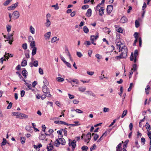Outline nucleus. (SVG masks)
<instances>
[{
    "label": "nucleus",
    "mask_w": 151,
    "mask_h": 151,
    "mask_svg": "<svg viewBox=\"0 0 151 151\" xmlns=\"http://www.w3.org/2000/svg\"><path fill=\"white\" fill-rule=\"evenodd\" d=\"M135 27L136 28H138L139 26V21L137 20H136L135 21Z\"/></svg>",
    "instance_id": "obj_48"
},
{
    "label": "nucleus",
    "mask_w": 151,
    "mask_h": 151,
    "mask_svg": "<svg viewBox=\"0 0 151 151\" xmlns=\"http://www.w3.org/2000/svg\"><path fill=\"white\" fill-rule=\"evenodd\" d=\"M96 147V145L95 144H93V146L90 148V150L91 151L94 150L95 148Z\"/></svg>",
    "instance_id": "obj_50"
},
{
    "label": "nucleus",
    "mask_w": 151,
    "mask_h": 151,
    "mask_svg": "<svg viewBox=\"0 0 151 151\" xmlns=\"http://www.w3.org/2000/svg\"><path fill=\"white\" fill-rule=\"evenodd\" d=\"M65 63L66 64V65L68 66V67L71 68V65L70 63H68L66 61Z\"/></svg>",
    "instance_id": "obj_62"
},
{
    "label": "nucleus",
    "mask_w": 151,
    "mask_h": 151,
    "mask_svg": "<svg viewBox=\"0 0 151 151\" xmlns=\"http://www.w3.org/2000/svg\"><path fill=\"white\" fill-rule=\"evenodd\" d=\"M113 9V5H109L107 6L106 11L108 14H109L112 12Z\"/></svg>",
    "instance_id": "obj_10"
},
{
    "label": "nucleus",
    "mask_w": 151,
    "mask_h": 151,
    "mask_svg": "<svg viewBox=\"0 0 151 151\" xmlns=\"http://www.w3.org/2000/svg\"><path fill=\"white\" fill-rule=\"evenodd\" d=\"M72 82L75 83L76 84H78L79 83L78 80L76 79H74L72 80Z\"/></svg>",
    "instance_id": "obj_57"
},
{
    "label": "nucleus",
    "mask_w": 151,
    "mask_h": 151,
    "mask_svg": "<svg viewBox=\"0 0 151 151\" xmlns=\"http://www.w3.org/2000/svg\"><path fill=\"white\" fill-rule=\"evenodd\" d=\"M84 32L86 33H88L89 32V29L86 26H84L83 27Z\"/></svg>",
    "instance_id": "obj_28"
},
{
    "label": "nucleus",
    "mask_w": 151,
    "mask_h": 151,
    "mask_svg": "<svg viewBox=\"0 0 151 151\" xmlns=\"http://www.w3.org/2000/svg\"><path fill=\"white\" fill-rule=\"evenodd\" d=\"M150 89V88L149 85L147 86L145 89V91L146 93L147 94H149V91Z\"/></svg>",
    "instance_id": "obj_31"
},
{
    "label": "nucleus",
    "mask_w": 151,
    "mask_h": 151,
    "mask_svg": "<svg viewBox=\"0 0 151 151\" xmlns=\"http://www.w3.org/2000/svg\"><path fill=\"white\" fill-rule=\"evenodd\" d=\"M98 35H91V36L90 40L91 41L92 43L94 45H96V43L94 42V41L96 40L98 37Z\"/></svg>",
    "instance_id": "obj_6"
},
{
    "label": "nucleus",
    "mask_w": 151,
    "mask_h": 151,
    "mask_svg": "<svg viewBox=\"0 0 151 151\" xmlns=\"http://www.w3.org/2000/svg\"><path fill=\"white\" fill-rule=\"evenodd\" d=\"M45 135L44 134H40L39 137V139L40 140H44L45 139Z\"/></svg>",
    "instance_id": "obj_21"
},
{
    "label": "nucleus",
    "mask_w": 151,
    "mask_h": 151,
    "mask_svg": "<svg viewBox=\"0 0 151 151\" xmlns=\"http://www.w3.org/2000/svg\"><path fill=\"white\" fill-rule=\"evenodd\" d=\"M116 43L117 48L119 49V52H121V50L122 48L125 46L123 43H122L121 41H118V40H116Z\"/></svg>",
    "instance_id": "obj_2"
},
{
    "label": "nucleus",
    "mask_w": 151,
    "mask_h": 151,
    "mask_svg": "<svg viewBox=\"0 0 151 151\" xmlns=\"http://www.w3.org/2000/svg\"><path fill=\"white\" fill-rule=\"evenodd\" d=\"M145 126L147 132H151L150 126L148 122H147Z\"/></svg>",
    "instance_id": "obj_17"
},
{
    "label": "nucleus",
    "mask_w": 151,
    "mask_h": 151,
    "mask_svg": "<svg viewBox=\"0 0 151 151\" xmlns=\"http://www.w3.org/2000/svg\"><path fill=\"white\" fill-rule=\"evenodd\" d=\"M29 30L31 33L32 34H34L35 33V29L32 27V26L30 27Z\"/></svg>",
    "instance_id": "obj_22"
},
{
    "label": "nucleus",
    "mask_w": 151,
    "mask_h": 151,
    "mask_svg": "<svg viewBox=\"0 0 151 151\" xmlns=\"http://www.w3.org/2000/svg\"><path fill=\"white\" fill-rule=\"evenodd\" d=\"M59 139L60 140L61 142L60 144L62 145H64L65 143V139L63 138H59Z\"/></svg>",
    "instance_id": "obj_30"
},
{
    "label": "nucleus",
    "mask_w": 151,
    "mask_h": 151,
    "mask_svg": "<svg viewBox=\"0 0 151 151\" xmlns=\"http://www.w3.org/2000/svg\"><path fill=\"white\" fill-rule=\"evenodd\" d=\"M109 110V109L108 108L106 107H104V108L103 111L104 113L108 112Z\"/></svg>",
    "instance_id": "obj_60"
},
{
    "label": "nucleus",
    "mask_w": 151,
    "mask_h": 151,
    "mask_svg": "<svg viewBox=\"0 0 151 151\" xmlns=\"http://www.w3.org/2000/svg\"><path fill=\"white\" fill-rule=\"evenodd\" d=\"M56 141V143H55V145L56 147H58L61 143L59 142V141L58 140V139H57Z\"/></svg>",
    "instance_id": "obj_58"
},
{
    "label": "nucleus",
    "mask_w": 151,
    "mask_h": 151,
    "mask_svg": "<svg viewBox=\"0 0 151 151\" xmlns=\"http://www.w3.org/2000/svg\"><path fill=\"white\" fill-rule=\"evenodd\" d=\"M12 0H7L3 4V5L6 6L8 5Z\"/></svg>",
    "instance_id": "obj_29"
},
{
    "label": "nucleus",
    "mask_w": 151,
    "mask_h": 151,
    "mask_svg": "<svg viewBox=\"0 0 151 151\" xmlns=\"http://www.w3.org/2000/svg\"><path fill=\"white\" fill-rule=\"evenodd\" d=\"M57 80L58 82H63L64 81V79L61 77H58L57 78Z\"/></svg>",
    "instance_id": "obj_49"
},
{
    "label": "nucleus",
    "mask_w": 151,
    "mask_h": 151,
    "mask_svg": "<svg viewBox=\"0 0 151 151\" xmlns=\"http://www.w3.org/2000/svg\"><path fill=\"white\" fill-rule=\"evenodd\" d=\"M127 19L124 17H122L120 20V22L124 23L127 22Z\"/></svg>",
    "instance_id": "obj_19"
},
{
    "label": "nucleus",
    "mask_w": 151,
    "mask_h": 151,
    "mask_svg": "<svg viewBox=\"0 0 151 151\" xmlns=\"http://www.w3.org/2000/svg\"><path fill=\"white\" fill-rule=\"evenodd\" d=\"M109 49H111V52H112L115 49V47L113 45L109 47Z\"/></svg>",
    "instance_id": "obj_64"
},
{
    "label": "nucleus",
    "mask_w": 151,
    "mask_h": 151,
    "mask_svg": "<svg viewBox=\"0 0 151 151\" xmlns=\"http://www.w3.org/2000/svg\"><path fill=\"white\" fill-rule=\"evenodd\" d=\"M116 29V31L122 33L123 32V30L122 28L120 27H118Z\"/></svg>",
    "instance_id": "obj_38"
},
{
    "label": "nucleus",
    "mask_w": 151,
    "mask_h": 151,
    "mask_svg": "<svg viewBox=\"0 0 151 151\" xmlns=\"http://www.w3.org/2000/svg\"><path fill=\"white\" fill-rule=\"evenodd\" d=\"M7 31L8 33L11 31V26L9 25H8L6 26V27Z\"/></svg>",
    "instance_id": "obj_41"
},
{
    "label": "nucleus",
    "mask_w": 151,
    "mask_h": 151,
    "mask_svg": "<svg viewBox=\"0 0 151 151\" xmlns=\"http://www.w3.org/2000/svg\"><path fill=\"white\" fill-rule=\"evenodd\" d=\"M123 57V55H122V54H121L120 55L116 56L115 58L116 59L118 60L122 58H126V57Z\"/></svg>",
    "instance_id": "obj_34"
},
{
    "label": "nucleus",
    "mask_w": 151,
    "mask_h": 151,
    "mask_svg": "<svg viewBox=\"0 0 151 151\" xmlns=\"http://www.w3.org/2000/svg\"><path fill=\"white\" fill-rule=\"evenodd\" d=\"M86 16L87 17H91L92 14L91 9H88L86 13Z\"/></svg>",
    "instance_id": "obj_14"
},
{
    "label": "nucleus",
    "mask_w": 151,
    "mask_h": 151,
    "mask_svg": "<svg viewBox=\"0 0 151 151\" xmlns=\"http://www.w3.org/2000/svg\"><path fill=\"white\" fill-rule=\"evenodd\" d=\"M32 49H33L32 51V56H34L36 54L37 48H35Z\"/></svg>",
    "instance_id": "obj_36"
},
{
    "label": "nucleus",
    "mask_w": 151,
    "mask_h": 151,
    "mask_svg": "<svg viewBox=\"0 0 151 151\" xmlns=\"http://www.w3.org/2000/svg\"><path fill=\"white\" fill-rule=\"evenodd\" d=\"M86 138L84 139L85 142H87L88 143L89 142L91 139V134L89 132L86 135Z\"/></svg>",
    "instance_id": "obj_8"
},
{
    "label": "nucleus",
    "mask_w": 151,
    "mask_h": 151,
    "mask_svg": "<svg viewBox=\"0 0 151 151\" xmlns=\"http://www.w3.org/2000/svg\"><path fill=\"white\" fill-rule=\"evenodd\" d=\"M53 148V146L51 144V142L47 146V149L48 151H51Z\"/></svg>",
    "instance_id": "obj_15"
},
{
    "label": "nucleus",
    "mask_w": 151,
    "mask_h": 151,
    "mask_svg": "<svg viewBox=\"0 0 151 151\" xmlns=\"http://www.w3.org/2000/svg\"><path fill=\"white\" fill-rule=\"evenodd\" d=\"M33 65L35 67H37L38 65V61L37 60H35L33 62Z\"/></svg>",
    "instance_id": "obj_46"
},
{
    "label": "nucleus",
    "mask_w": 151,
    "mask_h": 151,
    "mask_svg": "<svg viewBox=\"0 0 151 151\" xmlns=\"http://www.w3.org/2000/svg\"><path fill=\"white\" fill-rule=\"evenodd\" d=\"M18 5L19 3L18 2H17L15 4H12L11 6L8 7L7 8V9L9 11L14 10L18 6Z\"/></svg>",
    "instance_id": "obj_4"
},
{
    "label": "nucleus",
    "mask_w": 151,
    "mask_h": 151,
    "mask_svg": "<svg viewBox=\"0 0 151 151\" xmlns=\"http://www.w3.org/2000/svg\"><path fill=\"white\" fill-rule=\"evenodd\" d=\"M19 113L18 112H13L12 113V114L14 116H16L17 117V116H19Z\"/></svg>",
    "instance_id": "obj_55"
},
{
    "label": "nucleus",
    "mask_w": 151,
    "mask_h": 151,
    "mask_svg": "<svg viewBox=\"0 0 151 151\" xmlns=\"http://www.w3.org/2000/svg\"><path fill=\"white\" fill-rule=\"evenodd\" d=\"M26 138L25 137H21L20 138V140L21 143L22 144H23L25 142Z\"/></svg>",
    "instance_id": "obj_37"
},
{
    "label": "nucleus",
    "mask_w": 151,
    "mask_h": 151,
    "mask_svg": "<svg viewBox=\"0 0 151 151\" xmlns=\"http://www.w3.org/2000/svg\"><path fill=\"white\" fill-rule=\"evenodd\" d=\"M92 136H93V139L94 141L97 140L99 137L98 134H95L94 133H93L92 134Z\"/></svg>",
    "instance_id": "obj_20"
},
{
    "label": "nucleus",
    "mask_w": 151,
    "mask_h": 151,
    "mask_svg": "<svg viewBox=\"0 0 151 151\" xmlns=\"http://www.w3.org/2000/svg\"><path fill=\"white\" fill-rule=\"evenodd\" d=\"M88 149V147L86 146H83L81 147L82 150L83 151H87Z\"/></svg>",
    "instance_id": "obj_45"
},
{
    "label": "nucleus",
    "mask_w": 151,
    "mask_h": 151,
    "mask_svg": "<svg viewBox=\"0 0 151 151\" xmlns=\"http://www.w3.org/2000/svg\"><path fill=\"white\" fill-rule=\"evenodd\" d=\"M27 61L26 60H23L22 62L21 65L22 66H25L27 65Z\"/></svg>",
    "instance_id": "obj_27"
},
{
    "label": "nucleus",
    "mask_w": 151,
    "mask_h": 151,
    "mask_svg": "<svg viewBox=\"0 0 151 151\" xmlns=\"http://www.w3.org/2000/svg\"><path fill=\"white\" fill-rule=\"evenodd\" d=\"M57 38L56 37H53L51 39V42L52 43L55 42L57 40Z\"/></svg>",
    "instance_id": "obj_43"
},
{
    "label": "nucleus",
    "mask_w": 151,
    "mask_h": 151,
    "mask_svg": "<svg viewBox=\"0 0 151 151\" xmlns=\"http://www.w3.org/2000/svg\"><path fill=\"white\" fill-rule=\"evenodd\" d=\"M30 45L31 47L32 48H36L35 47V42L34 41H32L30 43Z\"/></svg>",
    "instance_id": "obj_32"
},
{
    "label": "nucleus",
    "mask_w": 151,
    "mask_h": 151,
    "mask_svg": "<svg viewBox=\"0 0 151 151\" xmlns=\"http://www.w3.org/2000/svg\"><path fill=\"white\" fill-rule=\"evenodd\" d=\"M104 31L106 33H108L109 34L111 32V30L109 28L105 27L104 29Z\"/></svg>",
    "instance_id": "obj_33"
},
{
    "label": "nucleus",
    "mask_w": 151,
    "mask_h": 151,
    "mask_svg": "<svg viewBox=\"0 0 151 151\" xmlns=\"http://www.w3.org/2000/svg\"><path fill=\"white\" fill-rule=\"evenodd\" d=\"M39 72L41 75L43 74V70L41 68H40L39 70Z\"/></svg>",
    "instance_id": "obj_59"
},
{
    "label": "nucleus",
    "mask_w": 151,
    "mask_h": 151,
    "mask_svg": "<svg viewBox=\"0 0 151 151\" xmlns=\"http://www.w3.org/2000/svg\"><path fill=\"white\" fill-rule=\"evenodd\" d=\"M12 15L13 17V19H18L19 17L20 14L17 11H15L13 13Z\"/></svg>",
    "instance_id": "obj_5"
},
{
    "label": "nucleus",
    "mask_w": 151,
    "mask_h": 151,
    "mask_svg": "<svg viewBox=\"0 0 151 151\" xmlns=\"http://www.w3.org/2000/svg\"><path fill=\"white\" fill-rule=\"evenodd\" d=\"M77 55L79 58H81L83 56L82 53L80 52H77L76 53Z\"/></svg>",
    "instance_id": "obj_54"
},
{
    "label": "nucleus",
    "mask_w": 151,
    "mask_h": 151,
    "mask_svg": "<svg viewBox=\"0 0 151 151\" xmlns=\"http://www.w3.org/2000/svg\"><path fill=\"white\" fill-rule=\"evenodd\" d=\"M52 7H54L55 8V10H58L59 9L58 4V3H56L55 5H52Z\"/></svg>",
    "instance_id": "obj_42"
},
{
    "label": "nucleus",
    "mask_w": 151,
    "mask_h": 151,
    "mask_svg": "<svg viewBox=\"0 0 151 151\" xmlns=\"http://www.w3.org/2000/svg\"><path fill=\"white\" fill-rule=\"evenodd\" d=\"M6 139L4 138L3 139V142L1 143V146H4L6 145Z\"/></svg>",
    "instance_id": "obj_39"
},
{
    "label": "nucleus",
    "mask_w": 151,
    "mask_h": 151,
    "mask_svg": "<svg viewBox=\"0 0 151 151\" xmlns=\"http://www.w3.org/2000/svg\"><path fill=\"white\" fill-rule=\"evenodd\" d=\"M138 55V51L137 50H135L134 52V62L135 63L136 61V58Z\"/></svg>",
    "instance_id": "obj_23"
},
{
    "label": "nucleus",
    "mask_w": 151,
    "mask_h": 151,
    "mask_svg": "<svg viewBox=\"0 0 151 151\" xmlns=\"http://www.w3.org/2000/svg\"><path fill=\"white\" fill-rule=\"evenodd\" d=\"M85 93L86 94L90 96H93L94 97L95 96V94L94 93H93L92 91H87L85 92Z\"/></svg>",
    "instance_id": "obj_16"
},
{
    "label": "nucleus",
    "mask_w": 151,
    "mask_h": 151,
    "mask_svg": "<svg viewBox=\"0 0 151 151\" xmlns=\"http://www.w3.org/2000/svg\"><path fill=\"white\" fill-rule=\"evenodd\" d=\"M101 5V4H98L97 6L96 7H94V9L95 11H99L101 7H101L100 6Z\"/></svg>",
    "instance_id": "obj_25"
},
{
    "label": "nucleus",
    "mask_w": 151,
    "mask_h": 151,
    "mask_svg": "<svg viewBox=\"0 0 151 151\" xmlns=\"http://www.w3.org/2000/svg\"><path fill=\"white\" fill-rule=\"evenodd\" d=\"M54 123L56 124H64L67 125H68V124L67 123L65 122L59 121H55L54 122Z\"/></svg>",
    "instance_id": "obj_12"
},
{
    "label": "nucleus",
    "mask_w": 151,
    "mask_h": 151,
    "mask_svg": "<svg viewBox=\"0 0 151 151\" xmlns=\"http://www.w3.org/2000/svg\"><path fill=\"white\" fill-rule=\"evenodd\" d=\"M121 51H122V55H123V57H126L127 56L128 50L126 46H124V47L122 48Z\"/></svg>",
    "instance_id": "obj_3"
},
{
    "label": "nucleus",
    "mask_w": 151,
    "mask_h": 151,
    "mask_svg": "<svg viewBox=\"0 0 151 151\" xmlns=\"http://www.w3.org/2000/svg\"><path fill=\"white\" fill-rule=\"evenodd\" d=\"M50 22L49 19H46V22L45 23V26L47 27H49L50 25Z\"/></svg>",
    "instance_id": "obj_35"
},
{
    "label": "nucleus",
    "mask_w": 151,
    "mask_h": 151,
    "mask_svg": "<svg viewBox=\"0 0 151 151\" xmlns=\"http://www.w3.org/2000/svg\"><path fill=\"white\" fill-rule=\"evenodd\" d=\"M95 57L97 58V62H99L100 61V60L102 58V56L100 55L99 54H96L95 55Z\"/></svg>",
    "instance_id": "obj_26"
},
{
    "label": "nucleus",
    "mask_w": 151,
    "mask_h": 151,
    "mask_svg": "<svg viewBox=\"0 0 151 151\" xmlns=\"http://www.w3.org/2000/svg\"><path fill=\"white\" fill-rule=\"evenodd\" d=\"M14 34L13 33H12L11 34H8V36L6 37V39H7V41H12L13 42V36Z\"/></svg>",
    "instance_id": "obj_11"
},
{
    "label": "nucleus",
    "mask_w": 151,
    "mask_h": 151,
    "mask_svg": "<svg viewBox=\"0 0 151 151\" xmlns=\"http://www.w3.org/2000/svg\"><path fill=\"white\" fill-rule=\"evenodd\" d=\"M25 92L24 90H22L21 91L20 94L21 97H23L24 96L25 94Z\"/></svg>",
    "instance_id": "obj_63"
},
{
    "label": "nucleus",
    "mask_w": 151,
    "mask_h": 151,
    "mask_svg": "<svg viewBox=\"0 0 151 151\" xmlns=\"http://www.w3.org/2000/svg\"><path fill=\"white\" fill-rule=\"evenodd\" d=\"M127 114V110H124L122 114V115L121 116V117L122 118H124Z\"/></svg>",
    "instance_id": "obj_44"
},
{
    "label": "nucleus",
    "mask_w": 151,
    "mask_h": 151,
    "mask_svg": "<svg viewBox=\"0 0 151 151\" xmlns=\"http://www.w3.org/2000/svg\"><path fill=\"white\" fill-rule=\"evenodd\" d=\"M22 75L24 76V78H26L27 76L28 73L27 71L25 69H24L22 71Z\"/></svg>",
    "instance_id": "obj_18"
},
{
    "label": "nucleus",
    "mask_w": 151,
    "mask_h": 151,
    "mask_svg": "<svg viewBox=\"0 0 151 151\" xmlns=\"http://www.w3.org/2000/svg\"><path fill=\"white\" fill-rule=\"evenodd\" d=\"M22 47L24 50H26L27 48V43H24L22 45Z\"/></svg>",
    "instance_id": "obj_51"
},
{
    "label": "nucleus",
    "mask_w": 151,
    "mask_h": 151,
    "mask_svg": "<svg viewBox=\"0 0 151 151\" xmlns=\"http://www.w3.org/2000/svg\"><path fill=\"white\" fill-rule=\"evenodd\" d=\"M86 88L85 87L83 88L81 87L78 88L79 91L81 92H83L86 90Z\"/></svg>",
    "instance_id": "obj_40"
},
{
    "label": "nucleus",
    "mask_w": 151,
    "mask_h": 151,
    "mask_svg": "<svg viewBox=\"0 0 151 151\" xmlns=\"http://www.w3.org/2000/svg\"><path fill=\"white\" fill-rule=\"evenodd\" d=\"M69 146H70L71 145L72 146V148L73 149H75L76 146V141L75 140H73L71 143H70V140H69Z\"/></svg>",
    "instance_id": "obj_9"
},
{
    "label": "nucleus",
    "mask_w": 151,
    "mask_h": 151,
    "mask_svg": "<svg viewBox=\"0 0 151 151\" xmlns=\"http://www.w3.org/2000/svg\"><path fill=\"white\" fill-rule=\"evenodd\" d=\"M32 128V127L28 125V126H26L25 127V128L28 131H29Z\"/></svg>",
    "instance_id": "obj_52"
},
{
    "label": "nucleus",
    "mask_w": 151,
    "mask_h": 151,
    "mask_svg": "<svg viewBox=\"0 0 151 151\" xmlns=\"http://www.w3.org/2000/svg\"><path fill=\"white\" fill-rule=\"evenodd\" d=\"M89 7V6L88 5H83L82 7V9H83L85 10L88 8Z\"/></svg>",
    "instance_id": "obj_47"
},
{
    "label": "nucleus",
    "mask_w": 151,
    "mask_h": 151,
    "mask_svg": "<svg viewBox=\"0 0 151 151\" xmlns=\"http://www.w3.org/2000/svg\"><path fill=\"white\" fill-rule=\"evenodd\" d=\"M51 35V32H48L45 35V36L46 37V39H49Z\"/></svg>",
    "instance_id": "obj_24"
},
{
    "label": "nucleus",
    "mask_w": 151,
    "mask_h": 151,
    "mask_svg": "<svg viewBox=\"0 0 151 151\" xmlns=\"http://www.w3.org/2000/svg\"><path fill=\"white\" fill-rule=\"evenodd\" d=\"M134 36L135 39H137L138 38V33L137 32H135L134 34Z\"/></svg>",
    "instance_id": "obj_61"
},
{
    "label": "nucleus",
    "mask_w": 151,
    "mask_h": 151,
    "mask_svg": "<svg viewBox=\"0 0 151 151\" xmlns=\"http://www.w3.org/2000/svg\"><path fill=\"white\" fill-rule=\"evenodd\" d=\"M105 9L104 7H101L100 9L99 10V14L100 16H102L104 14Z\"/></svg>",
    "instance_id": "obj_13"
},
{
    "label": "nucleus",
    "mask_w": 151,
    "mask_h": 151,
    "mask_svg": "<svg viewBox=\"0 0 151 151\" xmlns=\"http://www.w3.org/2000/svg\"><path fill=\"white\" fill-rule=\"evenodd\" d=\"M28 118V116L24 114L19 113V116L17 118L20 119H27Z\"/></svg>",
    "instance_id": "obj_7"
},
{
    "label": "nucleus",
    "mask_w": 151,
    "mask_h": 151,
    "mask_svg": "<svg viewBox=\"0 0 151 151\" xmlns=\"http://www.w3.org/2000/svg\"><path fill=\"white\" fill-rule=\"evenodd\" d=\"M42 90L43 92L46 94L47 97H50L51 96L49 89L47 88V85H45L43 86Z\"/></svg>",
    "instance_id": "obj_1"
},
{
    "label": "nucleus",
    "mask_w": 151,
    "mask_h": 151,
    "mask_svg": "<svg viewBox=\"0 0 151 151\" xmlns=\"http://www.w3.org/2000/svg\"><path fill=\"white\" fill-rule=\"evenodd\" d=\"M68 95L69 96V98L70 99H73L75 98V96L73 95L70 94V93H68Z\"/></svg>",
    "instance_id": "obj_56"
},
{
    "label": "nucleus",
    "mask_w": 151,
    "mask_h": 151,
    "mask_svg": "<svg viewBox=\"0 0 151 151\" xmlns=\"http://www.w3.org/2000/svg\"><path fill=\"white\" fill-rule=\"evenodd\" d=\"M16 73L18 75L19 78L22 80L23 79V78L19 72L18 71H17L16 72Z\"/></svg>",
    "instance_id": "obj_53"
}]
</instances>
